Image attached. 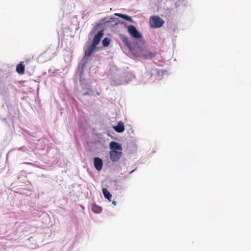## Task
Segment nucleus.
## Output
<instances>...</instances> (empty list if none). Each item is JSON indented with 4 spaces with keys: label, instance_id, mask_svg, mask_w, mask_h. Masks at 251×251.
<instances>
[{
    "label": "nucleus",
    "instance_id": "obj_2",
    "mask_svg": "<svg viewBox=\"0 0 251 251\" xmlns=\"http://www.w3.org/2000/svg\"><path fill=\"white\" fill-rule=\"evenodd\" d=\"M134 55L143 58L144 59H151L155 56V54L150 51L146 47L137 46L132 50Z\"/></svg>",
    "mask_w": 251,
    "mask_h": 251
},
{
    "label": "nucleus",
    "instance_id": "obj_5",
    "mask_svg": "<svg viewBox=\"0 0 251 251\" xmlns=\"http://www.w3.org/2000/svg\"><path fill=\"white\" fill-rule=\"evenodd\" d=\"M103 35V31L100 30L94 36L92 44L93 46H97V45L100 43L101 39Z\"/></svg>",
    "mask_w": 251,
    "mask_h": 251
},
{
    "label": "nucleus",
    "instance_id": "obj_16",
    "mask_svg": "<svg viewBox=\"0 0 251 251\" xmlns=\"http://www.w3.org/2000/svg\"><path fill=\"white\" fill-rule=\"evenodd\" d=\"M112 203L114 205H116V201H112Z\"/></svg>",
    "mask_w": 251,
    "mask_h": 251
},
{
    "label": "nucleus",
    "instance_id": "obj_8",
    "mask_svg": "<svg viewBox=\"0 0 251 251\" xmlns=\"http://www.w3.org/2000/svg\"><path fill=\"white\" fill-rule=\"evenodd\" d=\"M120 37L121 40H122L123 43L124 44V45L125 46H126L127 48H128V49H129L131 51V50L132 49L131 48V44L129 41L128 37H127L126 36H125L124 35H122V34H121L120 35Z\"/></svg>",
    "mask_w": 251,
    "mask_h": 251
},
{
    "label": "nucleus",
    "instance_id": "obj_14",
    "mask_svg": "<svg viewBox=\"0 0 251 251\" xmlns=\"http://www.w3.org/2000/svg\"><path fill=\"white\" fill-rule=\"evenodd\" d=\"M124 19H125L127 21H129L130 22H133V20H132V19L131 18V17L127 15H125L124 16Z\"/></svg>",
    "mask_w": 251,
    "mask_h": 251
},
{
    "label": "nucleus",
    "instance_id": "obj_6",
    "mask_svg": "<svg viewBox=\"0 0 251 251\" xmlns=\"http://www.w3.org/2000/svg\"><path fill=\"white\" fill-rule=\"evenodd\" d=\"M98 49L97 47L93 46V44H91V45L87 47L85 50V56L87 57L90 56L93 52L96 50H98Z\"/></svg>",
    "mask_w": 251,
    "mask_h": 251
},
{
    "label": "nucleus",
    "instance_id": "obj_3",
    "mask_svg": "<svg viewBox=\"0 0 251 251\" xmlns=\"http://www.w3.org/2000/svg\"><path fill=\"white\" fill-rule=\"evenodd\" d=\"M150 25L153 28H159L163 26L164 21L158 16H152L149 19Z\"/></svg>",
    "mask_w": 251,
    "mask_h": 251
},
{
    "label": "nucleus",
    "instance_id": "obj_10",
    "mask_svg": "<svg viewBox=\"0 0 251 251\" xmlns=\"http://www.w3.org/2000/svg\"><path fill=\"white\" fill-rule=\"evenodd\" d=\"M114 129L116 132L121 133L125 130V126L122 122H119L117 126H114Z\"/></svg>",
    "mask_w": 251,
    "mask_h": 251
},
{
    "label": "nucleus",
    "instance_id": "obj_1",
    "mask_svg": "<svg viewBox=\"0 0 251 251\" xmlns=\"http://www.w3.org/2000/svg\"><path fill=\"white\" fill-rule=\"evenodd\" d=\"M110 158L113 162L118 161L122 155V148L121 145L116 142L112 141L109 143Z\"/></svg>",
    "mask_w": 251,
    "mask_h": 251
},
{
    "label": "nucleus",
    "instance_id": "obj_11",
    "mask_svg": "<svg viewBox=\"0 0 251 251\" xmlns=\"http://www.w3.org/2000/svg\"><path fill=\"white\" fill-rule=\"evenodd\" d=\"M102 191L104 197L108 199L109 201H111V199L112 197L111 194L106 188H103Z\"/></svg>",
    "mask_w": 251,
    "mask_h": 251
},
{
    "label": "nucleus",
    "instance_id": "obj_17",
    "mask_svg": "<svg viewBox=\"0 0 251 251\" xmlns=\"http://www.w3.org/2000/svg\"><path fill=\"white\" fill-rule=\"evenodd\" d=\"M134 170H132V171L130 172L129 174H131L132 173H133V172L134 171Z\"/></svg>",
    "mask_w": 251,
    "mask_h": 251
},
{
    "label": "nucleus",
    "instance_id": "obj_4",
    "mask_svg": "<svg viewBox=\"0 0 251 251\" xmlns=\"http://www.w3.org/2000/svg\"><path fill=\"white\" fill-rule=\"evenodd\" d=\"M127 31L129 33L135 38H141L142 34L136 29L135 27L133 25H129L127 27Z\"/></svg>",
    "mask_w": 251,
    "mask_h": 251
},
{
    "label": "nucleus",
    "instance_id": "obj_7",
    "mask_svg": "<svg viewBox=\"0 0 251 251\" xmlns=\"http://www.w3.org/2000/svg\"><path fill=\"white\" fill-rule=\"evenodd\" d=\"M94 163L95 168L98 171H100L102 168L103 162L101 159L96 157L94 159Z\"/></svg>",
    "mask_w": 251,
    "mask_h": 251
},
{
    "label": "nucleus",
    "instance_id": "obj_12",
    "mask_svg": "<svg viewBox=\"0 0 251 251\" xmlns=\"http://www.w3.org/2000/svg\"><path fill=\"white\" fill-rule=\"evenodd\" d=\"M92 210L94 212L99 213L101 212V208L96 204H93L92 206Z\"/></svg>",
    "mask_w": 251,
    "mask_h": 251
},
{
    "label": "nucleus",
    "instance_id": "obj_15",
    "mask_svg": "<svg viewBox=\"0 0 251 251\" xmlns=\"http://www.w3.org/2000/svg\"><path fill=\"white\" fill-rule=\"evenodd\" d=\"M115 15L124 19V16L125 15V14H120V13H115Z\"/></svg>",
    "mask_w": 251,
    "mask_h": 251
},
{
    "label": "nucleus",
    "instance_id": "obj_13",
    "mask_svg": "<svg viewBox=\"0 0 251 251\" xmlns=\"http://www.w3.org/2000/svg\"><path fill=\"white\" fill-rule=\"evenodd\" d=\"M110 43V39L108 38H105L102 42V45L104 47H108Z\"/></svg>",
    "mask_w": 251,
    "mask_h": 251
},
{
    "label": "nucleus",
    "instance_id": "obj_9",
    "mask_svg": "<svg viewBox=\"0 0 251 251\" xmlns=\"http://www.w3.org/2000/svg\"><path fill=\"white\" fill-rule=\"evenodd\" d=\"M16 71L20 75H23L25 74V68L24 62H21L17 65Z\"/></svg>",
    "mask_w": 251,
    "mask_h": 251
}]
</instances>
